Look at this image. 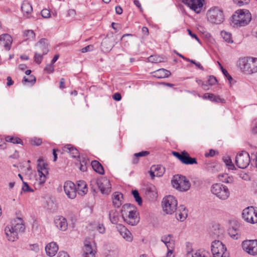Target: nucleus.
Wrapping results in <instances>:
<instances>
[{"label":"nucleus","instance_id":"37","mask_svg":"<svg viewBox=\"0 0 257 257\" xmlns=\"http://www.w3.org/2000/svg\"><path fill=\"white\" fill-rule=\"evenodd\" d=\"M250 74L257 72V58L250 57Z\"/></svg>","mask_w":257,"mask_h":257},{"label":"nucleus","instance_id":"4","mask_svg":"<svg viewBox=\"0 0 257 257\" xmlns=\"http://www.w3.org/2000/svg\"><path fill=\"white\" fill-rule=\"evenodd\" d=\"M207 20L211 23L220 24L224 20L223 11L218 7L211 8L207 13Z\"/></svg>","mask_w":257,"mask_h":257},{"label":"nucleus","instance_id":"14","mask_svg":"<svg viewBox=\"0 0 257 257\" xmlns=\"http://www.w3.org/2000/svg\"><path fill=\"white\" fill-rule=\"evenodd\" d=\"M122 218L125 222L132 226L137 225L140 221L139 213L136 209H134L133 211H130L129 214Z\"/></svg>","mask_w":257,"mask_h":257},{"label":"nucleus","instance_id":"38","mask_svg":"<svg viewBox=\"0 0 257 257\" xmlns=\"http://www.w3.org/2000/svg\"><path fill=\"white\" fill-rule=\"evenodd\" d=\"M223 161L225 164L226 166L229 170H233L235 169V166L233 164L231 158L228 157H224L223 158Z\"/></svg>","mask_w":257,"mask_h":257},{"label":"nucleus","instance_id":"57","mask_svg":"<svg viewBox=\"0 0 257 257\" xmlns=\"http://www.w3.org/2000/svg\"><path fill=\"white\" fill-rule=\"evenodd\" d=\"M97 230L100 233H104L105 231V227L104 225L102 224H98L97 227Z\"/></svg>","mask_w":257,"mask_h":257},{"label":"nucleus","instance_id":"50","mask_svg":"<svg viewBox=\"0 0 257 257\" xmlns=\"http://www.w3.org/2000/svg\"><path fill=\"white\" fill-rule=\"evenodd\" d=\"M22 190L24 192H32L34 191V190L30 188L29 185L25 182L23 181V186L22 187Z\"/></svg>","mask_w":257,"mask_h":257},{"label":"nucleus","instance_id":"41","mask_svg":"<svg viewBox=\"0 0 257 257\" xmlns=\"http://www.w3.org/2000/svg\"><path fill=\"white\" fill-rule=\"evenodd\" d=\"M149 62L154 63H160L162 61L161 57L157 55H151L148 58Z\"/></svg>","mask_w":257,"mask_h":257},{"label":"nucleus","instance_id":"23","mask_svg":"<svg viewBox=\"0 0 257 257\" xmlns=\"http://www.w3.org/2000/svg\"><path fill=\"white\" fill-rule=\"evenodd\" d=\"M58 250V246L56 242H51L48 243L46 247L45 250L47 255L49 256H54Z\"/></svg>","mask_w":257,"mask_h":257},{"label":"nucleus","instance_id":"7","mask_svg":"<svg viewBox=\"0 0 257 257\" xmlns=\"http://www.w3.org/2000/svg\"><path fill=\"white\" fill-rule=\"evenodd\" d=\"M163 210L167 214H172L177 210V201L171 195L167 196L162 201Z\"/></svg>","mask_w":257,"mask_h":257},{"label":"nucleus","instance_id":"30","mask_svg":"<svg viewBox=\"0 0 257 257\" xmlns=\"http://www.w3.org/2000/svg\"><path fill=\"white\" fill-rule=\"evenodd\" d=\"M109 218L112 224H117L119 219V213L115 209H111L109 212Z\"/></svg>","mask_w":257,"mask_h":257},{"label":"nucleus","instance_id":"22","mask_svg":"<svg viewBox=\"0 0 257 257\" xmlns=\"http://www.w3.org/2000/svg\"><path fill=\"white\" fill-rule=\"evenodd\" d=\"M250 57L242 58L239 60V66L240 68L243 71L250 74L251 69L250 68Z\"/></svg>","mask_w":257,"mask_h":257},{"label":"nucleus","instance_id":"21","mask_svg":"<svg viewBox=\"0 0 257 257\" xmlns=\"http://www.w3.org/2000/svg\"><path fill=\"white\" fill-rule=\"evenodd\" d=\"M56 226L62 231H65L68 227V223L65 218L63 216H58L54 220Z\"/></svg>","mask_w":257,"mask_h":257},{"label":"nucleus","instance_id":"52","mask_svg":"<svg viewBox=\"0 0 257 257\" xmlns=\"http://www.w3.org/2000/svg\"><path fill=\"white\" fill-rule=\"evenodd\" d=\"M207 82L209 85H212L217 83V80L215 77L213 76H209Z\"/></svg>","mask_w":257,"mask_h":257},{"label":"nucleus","instance_id":"35","mask_svg":"<svg viewBox=\"0 0 257 257\" xmlns=\"http://www.w3.org/2000/svg\"><path fill=\"white\" fill-rule=\"evenodd\" d=\"M38 164L37 167V170L38 173H48V171L47 169V165L43 162V161L41 159H39L38 160Z\"/></svg>","mask_w":257,"mask_h":257},{"label":"nucleus","instance_id":"55","mask_svg":"<svg viewBox=\"0 0 257 257\" xmlns=\"http://www.w3.org/2000/svg\"><path fill=\"white\" fill-rule=\"evenodd\" d=\"M149 154V152L148 151H142L138 153L135 154L134 156L136 157H140L146 156Z\"/></svg>","mask_w":257,"mask_h":257},{"label":"nucleus","instance_id":"27","mask_svg":"<svg viewBox=\"0 0 257 257\" xmlns=\"http://www.w3.org/2000/svg\"><path fill=\"white\" fill-rule=\"evenodd\" d=\"M21 10L24 15L29 18L33 11L32 5L28 1H24L21 6Z\"/></svg>","mask_w":257,"mask_h":257},{"label":"nucleus","instance_id":"49","mask_svg":"<svg viewBox=\"0 0 257 257\" xmlns=\"http://www.w3.org/2000/svg\"><path fill=\"white\" fill-rule=\"evenodd\" d=\"M44 70H45L48 73H52L54 71V64L50 63L47 64L45 68H44Z\"/></svg>","mask_w":257,"mask_h":257},{"label":"nucleus","instance_id":"12","mask_svg":"<svg viewBox=\"0 0 257 257\" xmlns=\"http://www.w3.org/2000/svg\"><path fill=\"white\" fill-rule=\"evenodd\" d=\"M84 257H95L96 245L93 241L85 239L84 242Z\"/></svg>","mask_w":257,"mask_h":257},{"label":"nucleus","instance_id":"16","mask_svg":"<svg viewBox=\"0 0 257 257\" xmlns=\"http://www.w3.org/2000/svg\"><path fill=\"white\" fill-rule=\"evenodd\" d=\"M12 42V38L9 34L0 35V45L3 46L6 50L9 51L11 49Z\"/></svg>","mask_w":257,"mask_h":257},{"label":"nucleus","instance_id":"3","mask_svg":"<svg viewBox=\"0 0 257 257\" xmlns=\"http://www.w3.org/2000/svg\"><path fill=\"white\" fill-rule=\"evenodd\" d=\"M90 186L94 191L99 190L103 194H108L111 191L110 183L109 180L104 177L92 179L90 181Z\"/></svg>","mask_w":257,"mask_h":257},{"label":"nucleus","instance_id":"39","mask_svg":"<svg viewBox=\"0 0 257 257\" xmlns=\"http://www.w3.org/2000/svg\"><path fill=\"white\" fill-rule=\"evenodd\" d=\"M221 36L223 39L228 43H233V40L231 38V35L230 33H229L225 31L221 32Z\"/></svg>","mask_w":257,"mask_h":257},{"label":"nucleus","instance_id":"59","mask_svg":"<svg viewBox=\"0 0 257 257\" xmlns=\"http://www.w3.org/2000/svg\"><path fill=\"white\" fill-rule=\"evenodd\" d=\"M222 73L226 77V78L230 81L232 80V78L230 75L228 73L226 69H223L222 70Z\"/></svg>","mask_w":257,"mask_h":257},{"label":"nucleus","instance_id":"40","mask_svg":"<svg viewBox=\"0 0 257 257\" xmlns=\"http://www.w3.org/2000/svg\"><path fill=\"white\" fill-rule=\"evenodd\" d=\"M132 194L133 195L136 201L138 203L139 205H141L142 204V199L140 196L139 192L137 190H133Z\"/></svg>","mask_w":257,"mask_h":257},{"label":"nucleus","instance_id":"5","mask_svg":"<svg viewBox=\"0 0 257 257\" xmlns=\"http://www.w3.org/2000/svg\"><path fill=\"white\" fill-rule=\"evenodd\" d=\"M171 182L174 188L182 192L188 191L191 186L190 182L186 177L181 175L174 176Z\"/></svg>","mask_w":257,"mask_h":257},{"label":"nucleus","instance_id":"58","mask_svg":"<svg viewBox=\"0 0 257 257\" xmlns=\"http://www.w3.org/2000/svg\"><path fill=\"white\" fill-rule=\"evenodd\" d=\"M187 31L188 32V34L189 35L193 38H195L198 42H200V39H199V38L197 37V36L195 34H194L192 32V31L188 29H187Z\"/></svg>","mask_w":257,"mask_h":257},{"label":"nucleus","instance_id":"20","mask_svg":"<svg viewBox=\"0 0 257 257\" xmlns=\"http://www.w3.org/2000/svg\"><path fill=\"white\" fill-rule=\"evenodd\" d=\"M175 211L176 217L178 220L183 221L187 217L188 211L184 205H180Z\"/></svg>","mask_w":257,"mask_h":257},{"label":"nucleus","instance_id":"54","mask_svg":"<svg viewBox=\"0 0 257 257\" xmlns=\"http://www.w3.org/2000/svg\"><path fill=\"white\" fill-rule=\"evenodd\" d=\"M172 154L175 157H176L177 159H178L181 162L182 161V160L184 156V155H183L184 151L182 152L181 153H179V152H173Z\"/></svg>","mask_w":257,"mask_h":257},{"label":"nucleus","instance_id":"64","mask_svg":"<svg viewBox=\"0 0 257 257\" xmlns=\"http://www.w3.org/2000/svg\"><path fill=\"white\" fill-rule=\"evenodd\" d=\"M142 31L144 35L147 36L149 35V29L146 27H143L142 29Z\"/></svg>","mask_w":257,"mask_h":257},{"label":"nucleus","instance_id":"24","mask_svg":"<svg viewBox=\"0 0 257 257\" xmlns=\"http://www.w3.org/2000/svg\"><path fill=\"white\" fill-rule=\"evenodd\" d=\"M123 195L120 192H115L112 195L113 205L115 207H119L122 203Z\"/></svg>","mask_w":257,"mask_h":257},{"label":"nucleus","instance_id":"15","mask_svg":"<svg viewBox=\"0 0 257 257\" xmlns=\"http://www.w3.org/2000/svg\"><path fill=\"white\" fill-rule=\"evenodd\" d=\"M203 0H183V3L194 11L197 13H199L203 7Z\"/></svg>","mask_w":257,"mask_h":257},{"label":"nucleus","instance_id":"32","mask_svg":"<svg viewBox=\"0 0 257 257\" xmlns=\"http://www.w3.org/2000/svg\"><path fill=\"white\" fill-rule=\"evenodd\" d=\"M134 209H135L134 207L130 204H125L123 205L121 210L122 217H124L125 216H126L130 213V211H133Z\"/></svg>","mask_w":257,"mask_h":257},{"label":"nucleus","instance_id":"43","mask_svg":"<svg viewBox=\"0 0 257 257\" xmlns=\"http://www.w3.org/2000/svg\"><path fill=\"white\" fill-rule=\"evenodd\" d=\"M172 235L171 234H168V235H164L162 237L161 241L163 242L167 246V248H169L168 244L170 243V241ZM169 249H168L169 250Z\"/></svg>","mask_w":257,"mask_h":257},{"label":"nucleus","instance_id":"8","mask_svg":"<svg viewBox=\"0 0 257 257\" xmlns=\"http://www.w3.org/2000/svg\"><path fill=\"white\" fill-rule=\"evenodd\" d=\"M243 219L247 222L255 224L257 223V208L249 206L244 209L242 212Z\"/></svg>","mask_w":257,"mask_h":257},{"label":"nucleus","instance_id":"11","mask_svg":"<svg viewBox=\"0 0 257 257\" xmlns=\"http://www.w3.org/2000/svg\"><path fill=\"white\" fill-rule=\"evenodd\" d=\"M243 249L251 255L257 254V240H246L242 242Z\"/></svg>","mask_w":257,"mask_h":257},{"label":"nucleus","instance_id":"61","mask_svg":"<svg viewBox=\"0 0 257 257\" xmlns=\"http://www.w3.org/2000/svg\"><path fill=\"white\" fill-rule=\"evenodd\" d=\"M215 154V151L214 150L210 149L208 153L205 154L206 157H213Z\"/></svg>","mask_w":257,"mask_h":257},{"label":"nucleus","instance_id":"19","mask_svg":"<svg viewBox=\"0 0 257 257\" xmlns=\"http://www.w3.org/2000/svg\"><path fill=\"white\" fill-rule=\"evenodd\" d=\"M149 172L152 179L155 177H160L164 174L165 168L160 165H154L151 167Z\"/></svg>","mask_w":257,"mask_h":257},{"label":"nucleus","instance_id":"63","mask_svg":"<svg viewBox=\"0 0 257 257\" xmlns=\"http://www.w3.org/2000/svg\"><path fill=\"white\" fill-rule=\"evenodd\" d=\"M115 12L118 15H120L122 13V9L121 7L117 6L115 8Z\"/></svg>","mask_w":257,"mask_h":257},{"label":"nucleus","instance_id":"45","mask_svg":"<svg viewBox=\"0 0 257 257\" xmlns=\"http://www.w3.org/2000/svg\"><path fill=\"white\" fill-rule=\"evenodd\" d=\"M25 36L27 37L28 39L33 40L35 37V34L32 30H27L24 33Z\"/></svg>","mask_w":257,"mask_h":257},{"label":"nucleus","instance_id":"1","mask_svg":"<svg viewBox=\"0 0 257 257\" xmlns=\"http://www.w3.org/2000/svg\"><path fill=\"white\" fill-rule=\"evenodd\" d=\"M25 229L22 219L17 218L14 220L12 225L5 228V232L8 240L14 241L18 238V233L23 232Z\"/></svg>","mask_w":257,"mask_h":257},{"label":"nucleus","instance_id":"36","mask_svg":"<svg viewBox=\"0 0 257 257\" xmlns=\"http://www.w3.org/2000/svg\"><path fill=\"white\" fill-rule=\"evenodd\" d=\"M5 141L7 142L12 143L14 144L23 145V141L21 139L10 136H7L5 138Z\"/></svg>","mask_w":257,"mask_h":257},{"label":"nucleus","instance_id":"44","mask_svg":"<svg viewBox=\"0 0 257 257\" xmlns=\"http://www.w3.org/2000/svg\"><path fill=\"white\" fill-rule=\"evenodd\" d=\"M43 55H44L42 54L41 52L38 53L36 52L34 56L35 62L38 64H40L43 60Z\"/></svg>","mask_w":257,"mask_h":257},{"label":"nucleus","instance_id":"47","mask_svg":"<svg viewBox=\"0 0 257 257\" xmlns=\"http://www.w3.org/2000/svg\"><path fill=\"white\" fill-rule=\"evenodd\" d=\"M39 178V184L40 185L43 184L46 180V177L45 175L46 173H38Z\"/></svg>","mask_w":257,"mask_h":257},{"label":"nucleus","instance_id":"6","mask_svg":"<svg viewBox=\"0 0 257 257\" xmlns=\"http://www.w3.org/2000/svg\"><path fill=\"white\" fill-rule=\"evenodd\" d=\"M211 192L221 200L227 199L230 196V191L227 187L220 183L213 184L211 187Z\"/></svg>","mask_w":257,"mask_h":257},{"label":"nucleus","instance_id":"56","mask_svg":"<svg viewBox=\"0 0 257 257\" xmlns=\"http://www.w3.org/2000/svg\"><path fill=\"white\" fill-rule=\"evenodd\" d=\"M93 49V46L92 45H88L86 47L83 48L81 50V52L82 53H86L87 52H89Z\"/></svg>","mask_w":257,"mask_h":257},{"label":"nucleus","instance_id":"18","mask_svg":"<svg viewBox=\"0 0 257 257\" xmlns=\"http://www.w3.org/2000/svg\"><path fill=\"white\" fill-rule=\"evenodd\" d=\"M120 235L126 241L131 242L133 239V236L131 232L123 225L119 224L117 227Z\"/></svg>","mask_w":257,"mask_h":257},{"label":"nucleus","instance_id":"53","mask_svg":"<svg viewBox=\"0 0 257 257\" xmlns=\"http://www.w3.org/2000/svg\"><path fill=\"white\" fill-rule=\"evenodd\" d=\"M41 14L44 18H49L51 15L50 11L46 9L42 10Z\"/></svg>","mask_w":257,"mask_h":257},{"label":"nucleus","instance_id":"34","mask_svg":"<svg viewBox=\"0 0 257 257\" xmlns=\"http://www.w3.org/2000/svg\"><path fill=\"white\" fill-rule=\"evenodd\" d=\"M228 232L229 236L233 239H237L240 236L239 230L235 227L229 228Z\"/></svg>","mask_w":257,"mask_h":257},{"label":"nucleus","instance_id":"29","mask_svg":"<svg viewBox=\"0 0 257 257\" xmlns=\"http://www.w3.org/2000/svg\"><path fill=\"white\" fill-rule=\"evenodd\" d=\"M203 98L204 99H208L210 101L214 102H225V100L223 98H221L219 96L215 95L212 93H205L203 96Z\"/></svg>","mask_w":257,"mask_h":257},{"label":"nucleus","instance_id":"46","mask_svg":"<svg viewBox=\"0 0 257 257\" xmlns=\"http://www.w3.org/2000/svg\"><path fill=\"white\" fill-rule=\"evenodd\" d=\"M36 82V77L34 75H30L29 78H27L26 76H24L23 83L24 82H28L34 84Z\"/></svg>","mask_w":257,"mask_h":257},{"label":"nucleus","instance_id":"26","mask_svg":"<svg viewBox=\"0 0 257 257\" xmlns=\"http://www.w3.org/2000/svg\"><path fill=\"white\" fill-rule=\"evenodd\" d=\"M153 76L157 78H164L168 77L171 75L170 71L164 68L159 69L153 72Z\"/></svg>","mask_w":257,"mask_h":257},{"label":"nucleus","instance_id":"42","mask_svg":"<svg viewBox=\"0 0 257 257\" xmlns=\"http://www.w3.org/2000/svg\"><path fill=\"white\" fill-rule=\"evenodd\" d=\"M218 178L220 181L225 183H229L231 181V179L228 177L226 174L219 175L218 176Z\"/></svg>","mask_w":257,"mask_h":257},{"label":"nucleus","instance_id":"25","mask_svg":"<svg viewBox=\"0 0 257 257\" xmlns=\"http://www.w3.org/2000/svg\"><path fill=\"white\" fill-rule=\"evenodd\" d=\"M88 192V187L86 182L83 180L77 181V187L76 188V193L81 196H84Z\"/></svg>","mask_w":257,"mask_h":257},{"label":"nucleus","instance_id":"28","mask_svg":"<svg viewBox=\"0 0 257 257\" xmlns=\"http://www.w3.org/2000/svg\"><path fill=\"white\" fill-rule=\"evenodd\" d=\"M184 156L181 162L185 165L197 164V162L195 158H192L189 154L185 151H184Z\"/></svg>","mask_w":257,"mask_h":257},{"label":"nucleus","instance_id":"33","mask_svg":"<svg viewBox=\"0 0 257 257\" xmlns=\"http://www.w3.org/2000/svg\"><path fill=\"white\" fill-rule=\"evenodd\" d=\"M65 149H66L65 151L70 154L71 157L73 158H76L79 155V153L78 150L73 147L71 145H67L65 147Z\"/></svg>","mask_w":257,"mask_h":257},{"label":"nucleus","instance_id":"48","mask_svg":"<svg viewBox=\"0 0 257 257\" xmlns=\"http://www.w3.org/2000/svg\"><path fill=\"white\" fill-rule=\"evenodd\" d=\"M234 3L239 7H241L249 4L250 0H233Z\"/></svg>","mask_w":257,"mask_h":257},{"label":"nucleus","instance_id":"2","mask_svg":"<svg viewBox=\"0 0 257 257\" xmlns=\"http://www.w3.org/2000/svg\"><path fill=\"white\" fill-rule=\"evenodd\" d=\"M251 20V15L248 10H238L232 16L231 25L234 28L246 26Z\"/></svg>","mask_w":257,"mask_h":257},{"label":"nucleus","instance_id":"60","mask_svg":"<svg viewBox=\"0 0 257 257\" xmlns=\"http://www.w3.org/2000/svg\"><path fill=\"white\" fill-rule=\"evenodd\" d=\"M112 98L116 101H119L121 99V96L120 93H114L113 96Z\"/></svg>","mask_w":257,"mask_h":257},{"label":"nucleus","instance_id":"31","mask_svg":"<svg viewBox=\"0 0 257 257\" xmlns=\"http://www.w3.org/2000/svg\"><path fill=\"white\" fill-rule=\"evenodd\" d=\"M91 166L93 170L100 174H103L104 171L102 165L97 161L94 160L91 162Z\"/></svg>","mask_w":257,"mask_h":257},{"label":"nucleus","instance_id":"13","mask_svg":"<svg viewBox=\"0 0 257 257\" xmlns=\"http://www.w3.org/2000/svg\"><path fill=\"white\" fill-rule=\"evenodd\" d=\"M64 190L67 196L71 199L76 196V187L74 183L67 181L64 184Z\"/></svg>","mask_w":257,"mask_h":257},{"label":"nucleus","instance_id":"9","mask_svg":"<svg viewBox=\"0 0 257 257\" xmlns=\"http://www.w3.org/2000/svg\"><path fill=\"white\" fill-rule=\"evenodd\" d=\"M211 251L214 257H229L224 244L220 241H214L211 244Z\"/></svg>","mask_w":257,"mask_h":257},{"label":"nucleus","instance_id":"10","mask_svg":"<svg viewBox=\"0 0 257 257\" xmlns=\"http://www.w3.org/2000/svg\"><path fill=\"white\" fill-rule=\"evenodd\" d=\"M250 162V158L249 154L246 151H242L236 156L235 163L236 166L240 169L246 168Z\"/></svg>","mask_w":257,"mask_h":257},{"label":"nucleus","instance_id":"51","mask_svg":"<svg viewBox=\"0 0 257 257\" xmlns=\"http://www.w3.org/2000/svg\"><path fill=\"white\" fill-rule=\"evenodd\" d=\"M31 142L33 145L38 146L42 144V141L40 138H34L32 139Z\"/></svg>","mask_w":257,"mask_h":257},{"label":"nucleus","instance_id":"62","mask_svg":"<svg viewBox=\"0 0 257 257\" xmlns=\"http://www.w3.org/2000/svg\"><path fill=\"white\" fill-rule=\"evenodd\" d=\"M57 257H69V254L65 251H60Z\"/></svg>","mask_w":257,"mask_h":257},{"label":"nucleus","instance_id":"17","mask_svg":"<svg viewBox=\"0 0 257 257\" xmlns=\"http://www.w3.org/2000/svg\"><path fill=\"white\" fill-rule=\"evenodd\" d=\"M47 40L45 39H41L36 44L37 52H41L42 54L46 55L49 52L48 44L47 42Z\"/></svg>","mask_w":257,"mask_h":257}]
</instances>
